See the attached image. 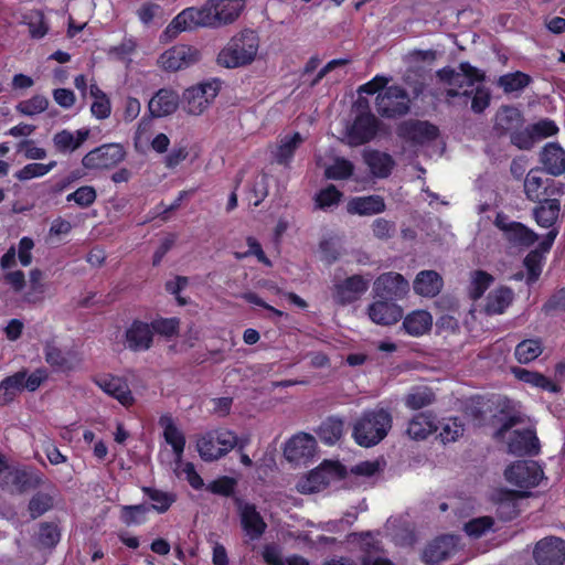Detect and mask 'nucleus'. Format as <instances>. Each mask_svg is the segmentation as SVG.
<instances>
[{
	"label": "nucleus",
	"mask_w": 565,
	"mask_h": 565,
	"mask_svg": "<svg viewBox=\"0 0 565 565\" xmlns=\"http://www.w3.org/2000/svg\"><path fill=\"white\" fill-rule=\"evenodd\" d=\"M413 288L423 297H435L443 288V278L435 270H423L417 274Z\"/></svg>",
	"instance_id": "obj_33"
},
{
	"label": "nucleus",
	"mask_w": 565,
	"mask_h": 565,
	"mask_svg": "<svg viewBox=\"0 0 565 565\" xmlns=\"http://www.w3.org/2000/svg\"><path fill=\"white\" fill-rule=\"evenodd\" d=\"M305 141L299 132L288 134L279 137L271 150L275 162L280 166L289 167L296 150Z\"/></svg>",
	"instance_id": "obj_26"
},
{
	"label": "nucleus",
	"mask_w": 565,
	"mask_h": 565,
	"mask_svg": "<svg viewBox=\"0 0 565 565\" xmlns=\"http://www.w3.org/2000/svg\"><path fill=\"white\" fill-rule=\"evenodd\" d=\"M180 103L181 99L175 92L171 89H160L149 100L148 108L153 117H164L173 114Z\"/></svg>",
	"instance_id": "obj_28"
},
{
	"label": "nucleus",
	"mask_w": 565,
	"mask_h": 565,
	"mask_svg": "<svg viewBox=\"0 0 565 565\" xmlns=\"http://www.w3.org/2000/svg\"><path fill=\"white\" fill-rule=\"evenodd\" d=\"M243 0H207L202 7L182 10L167 26L166 33L175 36L195 28H217L234 22L244 9Z\"/></svg>",
	"instance_id": "obj_1"
},
{
	"label": "nucleus",
	"mask_w": 565,
	"mask_h": 565,
	"mask_svg": "<svg viewBox=\"0 0 565 565\" xmlns=\"http://www.w3.org/2000/svg\"><path fill=\"white\" fill-rule=\"evenodd\" d=\"M0 482L10 491L22 492L30 486V477L25 470L9 466L3 459L0 467Z\"/></svg>",
	"instance_id": "obj_31"
},
{
	"label": "nucleus",
	"mask_w": 565,
	"mask_h": 565,
	"mask_svg": "<svg viewBox=\"0 0 565 565\" xmlns=\"http://www.w3.org/2000/svg\"><path fill=\"white\" fill-rule=\"evenodd\" d=\"M495 438L505 440L509 452L518 456L536 454L539 439L535 431L524 424L521 415L508 417L494 434Z\"/></svg>",
	"instance_id": "obj_4"
},
{
	"label": "nucleus",
	"mask_w": 565,
	"mask_h": 565,
	"mask_svg": "<svg viewBox=\"0 0 565 565\" xmlns=\"http://www.w3.org/2000/svg\"><path fill=\"white\" fill-rule=\"evenodd\" d=\"M56 167V161L49 163H28L14 173V178L19 181H29L31 179L46 175Z\"/></svg>",
	"instance_id": "obj_48"
},
{
	"label": "nucleus",
	"mask_w": 565,
	"mask_h": 565,
	"mask_svg": "<svg viewBox=\"0 0 565 565\" xmlns=\"http://www.w3.org/2000/svg\"><path fill=\"white\" fill-rule=\"evenodd\" d=\"M433 324V317L426 310H415L407 315L403 321L406 333L419 337L426 333Z\"/></svg>",
	"instance_id": "obj_36"
},
{
	"label": "nucleus",
	"mask_w": 565,
	"mask_h": 565,
	"mask_svg": "<svg viewBox=\"0 0 565 565\" xmlns=\"http://www.w3.org/2000/svg\"><path fill=\"white\" fill-rule=\"evenodd\" d=\"M141 490L152 501L150 509H153L158 513L167 512L177 500L175 494L172 492L162 491L151 487H142Z\"/></svg>",
	"instance_id": "obj_45"
},
{
	"label": "nucleus",
	"mask_w": 565,
	"mask_h": 565,
	"mask_svg": "<svg viewBox=\"0 0 565 565\" xmlns=\"http://www.w3.org/2000/svg\"><path fill=\"white\" fill-rule=\"evenodd\" d=\"M343 434V420L340 418L331 417L322 423L319 429L321 440L327 445L337 443Z\"/></svg>",
	"instance_id": "obj_47"
},
{
	"label": "nucleus",
	"mask_w": 565,
	"mask_h": 565,
	"mask_svg": "<svg viewBox=\"0 0 565 565\" xmlns=\"http://www.w3.org/2000/svg\"><path fill=\"white\" fill-rule=\"evenodd\" d=\"M392 424L393 417L387 409L366 411L355 420L352 436L359 446L370 448L387 436Z\"/></svg>",
	"instance_id": "obj_3"
},
{
	"label": "nucleus",
	"mask_w": 565,
	"mask_h": 565,
	"mask_svg": "<svg viewBox=\"0 0 565 565\" xmlns=\"http://www.w3.org/2000/svg\"><path fill=\"white\" fill-rule=\"evenodd\" d=\"M89 135L90 130L88 128H81L75 131L63 129L54 134L52 142L57 152L72 153L83 146Z\"/></svg>",
	"instance_id": "obj_24"
},
{
	"label": "nucleus",
	"mask_w": 565,
	"mask_h": 565,
	"mask_svg": "<svg viewBox=\"0 0 565 565\" xmlns=\"http://www.w3.org/2000/svg\"><path fill=\"white\" fill-rule=\"evenodd\" d=\"M316 449V439L306 433H300L290 438L284 449L288 461L297 462L303 458L311 457Z\"/></svg>",
	"instance_id": "obj_25"
},
{
	"label": "nucleus",
	"mask_w": 565,
	"mask_h": 565,
	"mask_svg": "<svg viewBox=\"0 0 565 565\" xmlns=\"http://www.w3.org/2000/svg\"><path fill=\"white\" fill-rule=\"evenodd\" d=\"M377 131V119L374 115L363 114L360 115L352 128L350 137L356 145L370 141Z\"/></svg>",
	"instance_id": "obj_32"
},
{
	"label": "nucleus",
	"mask_w": 565,
	"mask_h": 565,
	"mask_svg": "<svg viewBox=\"0 0 565 565\" xmlns=\"http://www.w3.org/2000/svg\"><path fill=\"white\" fill-rule=\"evenodd\" d=\"M174 471L178 476H184L190 486L195 490H199L204 486L203 479L196 472L192 462H183L181 458L180 462H175Z\"/></svg>",
	"instance_id": "obj_56"
},
{
	"label": "nucleus",
	"mask_w": 565,
	"mask_h": 565,
	"mask_svg": "<svg viewBox=\"0 0 565 565\" xmlns=\"http://www.w3.org/2000/svg\"><path fill=\"white\" fill-rule=\"evenodd\" d=\"M53 499L45 493H36L29 503V510L33 519L39 518L51 509Z\"/></svg>",
	"instance_id": "obj_60"
},
{
	"label": "nucleus",
	"mask_w": 565,
	"mask_h": 565,
	"mask_svg": "<svg viewBox=\"0 0 565 565\" xmlns=\"http://www.w3.org/2000/svg\"><path fill=\"white\" fill-rule=\"evenodd\" d=\"M530 82L531 78L527 74L522 72H514L500 76L498 79V85L505 93H513L523 89L530 84Z\"/></svg>",
	"instance_id": "obj_53"
},
{
	"label": "nucleus",
	"mask_w": 565,
	"mask_h": 565,
	"mask_svg": "<svg viewBox=\"0 0 565 565\" xmlns=\"http://www.w3.org/2000/svg\"><path fill=\"white\" fill-rule=\"evenodd\" d=\"M201 60V52L191 45L179 44L163 52L159 57V64L166 71H179L186 68Z\"/></svg>",
	"instance_id": "obj_14"
},
{
	"label": "nucleus",
	"mask_w": 565,
	"mask_h": 565,
	"mask_svg": "<svg viewBox=\"0 0 565 565\" xmlns=\"http://www.w3.org/2000/svg\"><path fill=\"white\" fill-rule=\"evenodd\" d=\"M94 383L107 395L117 399L122 406L129 407L135 403V397L126 380L110 374L96 376Z\"/></svg>",
	"instance_id": "obj_18"
},
{
	"label": "nucleus",
	"mask_w": 565,
	"mask_h": 565,
	"mask_svg": "<svg viewBox=\"0 0 565 565\" xmlns=\"http://www.w3.org/2000/svg\"><path fill=\"white\" fill-rule=\"evenodd\" d=\"M235 486V479L231 477H222L210 482L206 489L214 494L228 497L234 492Z\"/></svg>",
	"instance_id": "obj_63"
},
{
	"label": "nucleus",
	"mask_w": 565,
	"mask_h": 565,
	"mask_svg": "<svg viewBox=\"0 0 565 565\" xmlns=\"http://www.w3.org/2000/svg\"><path fill=\"white\" fill-rule=\"evenodd\" d=\"M150 326L153 334L159 333L164 337H172L178 331L179 320L175 318H161L153 320Z\"/></svg>",
	"instance_id": "obj_62"
},
{
	"label": "nucleus",
	"mask_w": 565,
	"mask_h": 565,
	"mask_svg": "<svg viewBox=\"0 0 565 565\" xmlns=\"http://www.w3.org/2000/svg\"><path fill=\"white\" fill-rule=\"evenodd\" d=\"M512 300L513 291L510 288H497L487 297L486 312L489 315H501L511 305Z\"/></svg>",
	"instance_id": "obj_38"
},
{
	"label": "nucleus",
	"mask_w": 565,
	"mask_h": 565,
	"mask_svg": "<svg viewBox=\"0 0 565 565\" xmlns=\"http://www.w3.org/2000/svg\"><path fill=\"white\" fill-rule=\"evenodd\" d=\"M438 429L430 413H418L409 420L407 435L411 439L423 440Z\"/></svg>",
	"instance_id": "obj_34"
},
{
	"label": "nucleus",
	"mask_w": 565,
	"mask_h": 565,
	"mask_svg": "<svg viewBox=\"0 0 565 565\" xmlns=\"http://www.w3.org/2000/svg\"><path fill=\"white\" fill-rule=\"evenodd\" d=\"M493 525V520L490 516H481L473 519L466 523L465 531L468 536L472 539H479L486 532L491 530Z\"/></svg>",
	"instance_id": "obj_58"
},
{
	"label": "nucleus",
	"mask_w": 565,
	"mask_h": 565,
	"mask_svg": "<svg viewBox=\"0 0 565 565\" xmlns=\"http://www.w3.org/2000/svg\"><path fill=\"white\" fill-rule=\"evenodd\" d=\"M440 78L449 85L446 90L448 98L463 97L467 105L471 99V109L475 113H482L490 104V93L482 86H475L483 81V74L468 62L459 64V72L454 70H441L438 72Z\"/></svg>",
	"instance_id": "obj_2"
},
{
	"label": "nucleus",
	"mask_w": 565,
	"mask_h": 565,
	"mask_svg": "<svg viewBox=\"0 0 565 565\" xmlns=\"http://www.w3.org/2000/svg\"><path fill=\"white\" fill-rule=\"evenodd\" d=\"M543 352V344L539 339H526L515 347V359L522 363L527 364L537 359Z\"/></svg>",
	"instance_id": "obj_44"
},
{
	"label": "nucleus",
	"mask_w": 565,
	"mask_h": 565,
	"mask_svg": "<svg viewBox=\"0 0 565 565\" xmlns=\"http://www.w3.org/2000/svg\"><path fill=\"white\" fill-rule=\"evenodd\" d=\"M150 508L146 504L122 505L120 519L126 525H139L146 522Z\"/></svg>",
	"instance_id": "obj_49"
},
{
	"label": "nucleus",
	"mask_w": 565,
	"mask_h": 565,
	"mask_svg": "<svg viewBox=\"0 0 565 565\" xmlns=\"http://www.w3.org/2000/svg\"><path fill=\"white\" fill-rule=\"evenodd\" d=\"M507 481L518 487L519 491L511 492L515 497L524 498L531 488L539 486L543 478V470L535 461H518L504 471Z\"/></svg>",
	"instance_id": "obj_9"
},
{
	"label": "nucleus",
	"mask_w": 565,
	"mask_h": 565,
	"mask_svg": "<svg viewBox=\"0 0 565 565\" xmlns=\"http://www.w3.org/2000/svg\"><path fill=\"white\" fill-rule=\"evenodd\" d=\"M47 377L49 373L43 367L36 369L30 374L26 369H22L4 377L0 382V406L11 403L24 390L29 392L36 391Z\"/></svg>",
	"instance_id": "obj_6"
},
{
	"label": "nucleus",
	"mask_w": 565,
	"mask_h": 565,
	"mask_svg": "<svg viewBox=\"0 0 565 565\" xmlns=\"http://www.w3.org/2000/svg\"><path fill=\"white\" fill-rule=\"evenodd\" d=\"M463 425L457 418H447L440 425L439 438L443 444L454 443L463 434Z\"/></svg>",
	"instance_id": "obj_54"
},
{
	"label": "nucleus",
	"mask_w": 565,
	"mask_h": 565,
	"mask_svg": "<svg viewBox=\"0 0 565 565\" xmlns=\"http://www.w3.org/2000/svg\"><path fill=\"white\" fill-rule=\"evenodd\" d=\"M362 548L365 553L362 558L363 565H394L383 556L379 542L370 533L363 537Z\"/></svg>",
	"instance_id": "obj_42"
},
{
	"label": "nucleus",
	"mask_w": 565,
	"mask_h": 565,
	"mask_svg": "<svg viewBox=\"0 0 565 565\" xmlns=\"http://www.w3.org/2000/svg\"><path fill=\"white\" fill-rule=\"evenodd\" d=\"M44 358L47 364L57 371H71L75 367L76 363L74 358L52 343H46L44 349Z\"/></svg>",
	"instance_id": "obj_40"
},
{
	"label": "nucleus",
	"mask_w": 565,
	"mask_h": 565,
	"mask_svg": "<svg viewBox=\"0 0 565 565\" xmlns=\"http://www.w3.org/2000/svg\"><path fill=\"white\" fill-rule=\"evenodd\" d=\"M541 162L548 174L561 175L565 172V150L557 143H547L541 152Z\"/></svg>",
	"instance_id": "obj_29"
},
{
	"label": "nucleus",
	"mask_w": 565,
	"mask_h": 565,
	"mask_svg": "<svg viewBox=\"0 0 565 565\" xmlns=\"http://www.w3.org/2000/svg\"><path fill=\"white\" fill-rule=\"evenodd\" d=\"M329 483V479L323 469L312 470L305 480L299 481L298 490L302 493H313L320 491Z\"/></svg>",
	"instance_id": "obj_46"
},
{
	"label": "nucleus",
	"mask_w": 565,
	"mask_h": 565,
	"mask_svg": "<svg viewBox=\"0 0 565 565\" xmlns=\"http://www.w3.org/2000/svg\"><path fill=\"white\" fill-rule=\"evenodd\" d=\"M435 399L434 393L428 387L413 388L405 396V405L409 409H420L430 405Z\"/></svg>",
	"instance_id": "obj_52"
},
{
	"label": "nucleus",
	"mask_w": 565,
	"mask_h": 565,
	"mask_svg": "<svg viewBox=\"0 0 565 565\" xmlns=\"http://www.w3.org/2000/svg\"><path fill=\"white\" fill-rule=\"evenodd\" d=\"M24 24L28 26L32 39H42L49 32V24L41 11H31L24 17Z\"/></svg>",
	"instance_id": "obj_50"
},
{
	"label": "nucleus",
	"mask_w": 565,
	"mask_h": 565,
	"mask_svg": "<svg viewBox=\"0 0 565 565\" xmlns=\"http://www.w3.org/2000/svg\"><path fill=\"white\" fill-rule=\"evenodd\" d=\"M537 565H562L565 561V541L556 536L540 540L533 550Z\"/></svg>",
	"instance_id": "obj_15"
},
{
	"label": "nucleus",
	"mask_w": 565,
	"mask_h": 565,
	"mask_svg": "<svg viewBox=\"0 0 565 565\" xmlns=\"http://www.w3.org/2000/svg\"><path fill=\"white\" fill-rule=\"evenodd\" d=\"M160 424L163 427L166 441L172 447L175 455V462H180L185 447L183 433L174 425L171 417H162Z\"/></svg>",
	"instance_id": "obj_35"
},
{
	"label": "nucleus",
	"mask_w": 565,
	"mask_h": 565,
	"mask_svg": "<svg viewBox=\"0 0 565 565\" xmlns=\"http://www.w3.org/2000/svg\"><path fill=\"white\" fill-rule=\"evenodd\" d=\"M409 291V282L403 275L387 271L373 282L374 296L387 301L403 299Z\"/></svg>",
	"instance_id": "obj_12"
},
{
	"label": "nucleus",
	"mask_w": 565,
	"mask_h": 565,
	"mask_svg": "<svg viewBox=\"0 0 565 565\" xmlns=\"http://www.w3.org/2000/svg\"><path fill=\"white\" fill-rule=\"evenodd\" d=\"M35 244L33 238L23 236L17 246H11L1 257L0 266L2 269H9L17 264V257L19 263L28 267L32 264V250Z\"/></svg>",
	"instance_id": "obj_22"
},
{
	"label": "nucleus",
	"mask_w": 565,
	"mask_h": 565,
	"mask_svg": "<svg viewBox=\"0 0 565 565\" xmlns=\"http://www.w3.org/2000/svg\"><path fill=\"white\" fill-rule=\"evenodd\" d=\"M411 99L407 92L397 85L388 86L376 97V110L386 118L404 116L409 110Z\"/></svg>",
	"instance_id": "obj_11"
},
{
	"label": "nucleus",
	"mask_w": 565,
	"mask_h": 565,
	"mask_svg": "<svg viewBox=\"0 0 565 565\" xmlns=\"http://www.w3.org/2000/svg\"><path fill=\"white\" fill-rule=\"evenodd\" d=\"M458 539L444 535L434 540L424 551L423 558L427 564L436 565L450 557L457 548Z\"/></svg>",
	"instance_id": "obj_23"
},
{
	"label": "nucleus",
	"mask_w": 565,
	"mask_h": 565,
	"mask_svg": "<svg viewBox=\"0 0 565 565\" xmlns=\"http://www.w3.org/2000/svg\"><path fill=\"white\" fill-rule=\"evenodd\" d=\"M493 277L482 270L473 271L471 275L470 296L473 299H479L484 291L490 287Z\"/></svg>",
	"instance_id": "obj_55"
},
{
	"label": "nucleus",
	"mask_w": 565,
	"mask_h": 565,
	"mask_svg": "<svg viewBox=\"0 0 565 565\" xmlns=\"http://www.w3.org/2000/svg\"><path fill=\"white\" fill-rule=\"evenodd\" d=\"M398 135L416 143H425L437 138L438 128L428 121L407 120L399 125Z\"/></svg>",
	"instance_id": "obj_21"
},
{
	"label": "nucleus",
	"mask_w": 565,
	"mask_h": 565,
	"mask_svg": "<svg viewBox=\"0 0 565 565\" xmlns=\"http://www.w3.org/2000/svg\"><path fill=\"white\" fill-rule=\"evenodd\" d=\"M364 160L372 174L377 178H386L394 167L392 157L380 151L366 152L364 154Z\"/></svg>",
	"instance_id": "obj_39"
},
{
	"label": "nucleus",
	"mask_w": 565,
	"mask_h": 565,
	"mask_svg": "<svg viewBox=\"0 0 565 565\" xmlns=\"http://www.w3.org/2000/svg\"><path fill=\"white\" fill-rule=\"evenodd\" d=\"M352 163L343 158H337L334 162L326 169L327 178L334 180L347 179L352 174Z\"/></svg>",
	"instance_id": "obj_57"
},
{
	"label": "nucleus",
	"mask_w": 565,
	"mask_h": 565,
	"mask_svg": "<svg viewBox=\"0 0 565 565\" xmlns=\"http://www.w3.org/2000/svg\"><path fill=\"white\" fill-rule=\"evenodd\" d=\"M60 540V532L53 524L43 523L39 531V542L43 546L52 547Z\"/></svg>",
	"instance_id": "obj_64"
},
{
	"label": "nucleus",
	"mask_w": 565,
	"mask_h": 565,
	"mask_svg": "<svg viewBox=\"0 0 565 565\" xmlns=\"http://www.w3.org/2000/svg\"><path fill=\"white\" fill-rule=\"evenodd\" d=\"M259 39L252 30H245L233 36L217 55V63L227 68L250 64L258 52Z\"/></svg>",
	"instance_id": "obj_5"
},
{
	"label": "nucleus",
	"mask_w": 565,
	"mask_h": 565,
	"mask_svg": "<svg viewBox=\"0 0 565 565\" xmlns=\"http://www.w3.org/2000/svg\"><path fill=\"white\" fill-rule=\"evenodd\" d=\"M96 191L93 186H81L75 192L70 193L66 196L68 202L74 201L81 207H87L92 205L96 200Z\"/></svg>",
	"instance_id": "obj_59"
},
{
	"label": "nucleus",
	"mask_w": 565,
	"mask_h": 565,
	"mask_svg": "<svg viewBox=\"0 0 565 565\" xmlns=\"http://www.w3.org/2000/svg\"><path fill=\"white\" fill-rule=\"evenodd\" d=\"M559 202L555 199H545L541 201V205L534 210V217L542 227H551L559 214Z\"/></svg>",
	"instance_id": "obj_41"
},
{
	"label": "nucleus",
	"mask_w": 565,
	"mask_h": 565,
	"mask_svg": "<svg viewBox=\"0 0 565 565\" xmlns=\"http://www.w3.org/2000/svg\"><path fill=\"white\" fill-rule=\"evenodd\" d=\"M235 503L243 531L250 540H258L267 527L264 518L257 511L255 504L245 502L242 499H236Z\"/></svg>",
	"instance_id": "obj_16"
},
{
	"label": "nucleus",
	"mask_w": 565,
	"mask_h": 565,
	"mask_svg": "<svg viewBox=\"0 0 565 565\" xmlns=\"http://www.w3.org/2000/svg\"><path fill=\"white\" fill-rule=\"evenodd\" d=\"M218 92L220 82L216 79L189 87L182 94V109L188 115L200 116L211 106Z\"/></svg>",
	"instance_id": "obj_8"
},
{
	"label": "nucleus",
	"mask_w": 565,
	"mask_h": 565,
	"mask_svg": "<svg viewBox=\"0 0 565 565\" xmlns=\"http://www.w3.org/2000/svg\"><path fill=\"white\" fill-rule=\"evenodd\" d=\"M523 126V117L519 109L512 106L501 107L495 115L494 127L502 132H512Z\"/></svg>",
	"instance_id": "obj_37"
},
{
	"label": "nucleus",
	"mask_w": 565,
	"mask_h": 565,
	"mask_svg": "<svg viewBox=\"0 0 565 565\" xmlns=\"http://www.w3.org/2000/svg\"><path fill=\"white\" fill-rule=\"evenodd\" d=\"M512 372L518 380L531 384L532 386L540 387L548 392L558 391V386L541 373L532 372L522 367H514L512 369Z\"/></svg>",
	"instance_id": "obj_43"
},
{
	"label": "nucleus",
	"mask_w": 565,
	"mask_h": 565,
	"mask_svg": "<svg viewBox=\"0 0 565 565\" xmlns=\"http://www.w3.org/2000/svg\"><path fill=\"white\" fill-rule=\"evenodd\" d=\"M237 445V436L225 428L205 433L196 443L200 457L214 461L228 454Z\"/></svg>",
	"instance_id": "obj_7"
},
{
	"label": "nucleus",
	"mask_w": 565,
	"mask_h": 565,
	"mask_svg": "<svg viewBox=\"0 0 565 565\" xmlns=\"http://www.w3.org/2000/svg\"><path fill=\"white\" fill-rule=\"evenodd\" d=\"M49 107V99L43 95H34L29 99L18 103L15 109L23 116H35L45 111Z\"/></svg>",
	"instance_id": "obj_51"
},
{
	"label": "nucleus",
	"mask_w": 565,
	"mask_h": 565,
	"mask_svg": "<svg viewBox=\"0 0 565 565\" xmlns=\"http://www.w3.org/2000/svg\"><path fill=\"white\" fill-rule=\"evenodd\" d=\"M371 277L353 275L343 280H339L332 286V298L341 306H345L359 300L369 289Z\"/></svg>",
	"instance_id": "obj_13"
},
{
	"label": "nucleus",
	"mask_w": 565,
	"mask_h": 565,
	"mask_svg": "<svg viewBox=\"0 0 565 565\" xmlns=\"http://www.w3.org/2000/svg\"><path fill=\"white\" fill-rule=\"evenodd\" d=\"M386 209L384 199L380 195L358 196L351 199L347 204V211L356 215H374L384 212Z\"/></svg>",
	"instance_id": "obj_30"
},
{
	"label": "nucleus",
	"mask_w": 565,
	"mask_h": 565,
	"mask_svg": "<svg viewBox=\"0 0 565 565\" xmlns=\"http://www.w3.org/2000/svg\"><path fill=\"white\" fill-rule=\"evenodd\" d=\"M495 226L503 232L505 239L513 245L530 246L536 241V234L523 224L510 221L499 213L494 221Z\"/></svg>",
	"instance_id": "obj_17"
},
{
	"label": "nucleus",
	"mask_w": 565,
	"mask_h": 565,
	"mask_svg": "<svg viewBox=\"0 0 565 565\" xmlns=\"http://www.w3.org/2000/svg\"><path fill=\"white\" fill-rule=\"evenodd\" d=\"M19 151H23V156L28 160H43L47 152L44 148L36 146L32 139H24L18 143Z\"/></svg>",
	"instance_id": "obj_61"
},
{
	"label": "nucleus",
	"mask_w": 565,
	"mask_h": 565,
	"mask_svg": "<svg viewBox=\"0 0 565 565\" xmlns=\"http://www.w3.org/2000/svg\"><path fill=\"white\" fill-rule=\"evenodd\" d=\"M125 158L126 151L120 143H105L87 152L82 159V164L87 170H108Z\"/></svg>",
	"instance_id": "obj_10"
},
{
	"label": "nucleus",
	"mask_w": 565,
	"mask_h": 565,
	"mask_svg": "<svg viewBox=\"0 0 565 565\" xmlns=\"http://www.w3.org/2000/svg\"><path fill=\"white\" fill-rule=\"evenodd\" d=\"M367 315L374 323L390 326L402 318L403 311L399 306L392 301L380 299L369 306Z\"/></svg>",
	"instance_id": "obj_27"
},
{
	"label": "nucleus",
	"mask_w": 565,
	"mask_h": 565,
	"mask_svg": "<svg viewBox=\"0 0 565 565\" xmlns=\"http://www.w3.org/2000/svg\"><path fill=\"white\" fill-rule=\"evenodd\" d=\"M153 332L150 323L135 320L125 332V345L134 352L147 351L151 348Z\"/></svg>",
	"instance_id": "obj_20"
},
{
	"label": "nucleus",
	"mask_w": 565,
	"mask_h": 565,
	"mask_svg": "<svg viewBox=\"0 0 565 565\" xmlns=\"http://www.w3.org/2000/svg\"><path fill=\"white\" fill-rule=\"evenodd\" d=\"M554 181L543 175L540 169H532L524 180V192L529 200L541 202L554 194Z\"/></svg>",
	"instance_id": "obj_19"
}]
</instances>
